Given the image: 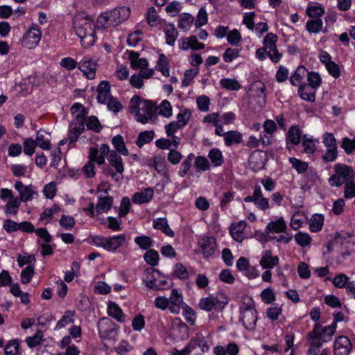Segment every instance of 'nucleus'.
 Here are the masks:
<instances>
[{"instance_id":"obj_1","label":"nucleus","mask_w":355,"mask_h":355,"mask_svg":"<svg viewBox=\"0 0 355 355\" xmlns=\"http://www.w3.org/2000/svg\"><path fill=\"white\" fill-rule=\"evenodd\" d=\"M73 26L76 34L79 37L84 48H88L95 42V31L93 21L83 15L73 17Z\"/></svg>"},{"instance_id":"obj_2","label":"nucleus","mask_w":355,"mask_h":355,"mask_svg":"<svg viewBox=\"0 0 355 355\" xmlns=\"http://www.w3.org/2000/svg\"><path fill=\"white\" fill-rule=\"evenodd\" d=\"M130 110L132 113H135L139 122L145 124L155 115L157 109L153 102L134 96L130 102Z\"/></svg>"},{"instance_id":"obj_3","label":"nucleus","mask_w":355,"mask_h":355,"mask_svg":"<svg viewBox=\"0 0 355 355\" xmlns=\"http://www.w3.org/2000/svg\"><path fill=\"white\" fill-rule=\"evenodd\" d=\"M335 173L329 179L331 187H340L354 179V171L351 166L345 164H337L334 166Z\"/></svg>"},{"instance_id":"obj_4","label":"nucleus","mask_w":355,"mask_h":355,"mask_svg":"<svg viewBox=\"0 0 355 355\" xmlns=\"http://www.w3.org/2000/svg\"><path fill=\"white\" fill-rule=\"evenodd\" d=\"M161 272L154 268H148L144 271L143 281L146 286L151 289L161 290L169 288L172 284L166 279H160Z\"/></svg>"},{"instance_id":"obj_5","label":"nucleus","mask_w":355,"mask_h":355,"mask_svg":"<svg viewBox=\"0 0 355 355\" xmlns=\"http://www.w3.org/2000/svg\"><path fill=\"white\" fill-rule=\"evenodd\" d=\"M247 300V302H243L240 308V321L246 329L252 330L254 329L257 321V312L252 300L250 298Z\"/></svg>"},{"instance_id":"obj_6","label":"nucleus","mask_w":355,"mask_h":355,"mask_svg":"<svg viewBox=\"0 0 355 355\" xmlns=\"http://www.w3.org/2000/svg\"><path fill=\"white\" fill-rule=\"evenodd\" d=\"M126 242V235L121 234L111 237H104L101 235L92 237V243L97 247H101L107 251H115Z\"/></svg>"},{"instance_id":"obj_7","label":"nucleus","mask_w":355,"mask_h":355,"mask_svg":"<svg viewBox=\"0 0 355 355\" xmlns=\"http://www.w3.org/2000/svg\"><path fill=\"white\" fill-rule=\"evenodd\" d=\"M248 96L251 108L254 110L261 109L265 105L266 101L264 84L260 81L253 83L250 87Z\"/></svg>"},{"instance_id":"obj_8","label":"nucleus","mask_w":355,"mask_h":355,"mask_svg":"<svg viewBox=\"0 0 355 355\" xmlns=\"http://www.w3.org/2000/svg\"><path fill=\"white\" fill-rule=\"evenodd\" d=\"M243 200L245 202H253L258 209L263 211H266L270 207L269 200L263 197L261 187L259 185H255L252 195L245 197Z\"/></svg>"},{"instance_id":"obj_9","label":"nucleus","mask_w":355,"mask_h":355,"mask_svg":"<svg viewBox=\"0 0 355 355\" xmlns=\"http://www.w3.org/2000/svg\"><path fill=\"white\" fill-rule=\"evenodd\" d=\"M98 61L96 57L85 56L78 62V69L83 72L84 76L88 79L93 80L96 77Z\"/></svg>"},{"instance_id":"obj_10","label":"nucleus","mask_w":355,"mask_h":355,"mask_svg":"<svg viewBox=\"0 0 355 355\" xmlns=\"http://www.w3.org/2000/svg\"><path fill=\"white\" fill-rule=\"evenodd\" d=\"M98 330L103 339L114 338L116 335V324L107 318H101L98 322Z\"/></svg>"},{"instance_id":"obj_11","label":"nucleus","mask_w":355,"mask_h":355,"mask_svg":"<svg viewBox=\"0 0 355 355\" xmlns=\"http://www.w3.org/2000/svg\"><path fill=\"white\" fill-rule=\"evenodd\" d=\"M352 349L349 339L345 336H340L336 338L334 343V355H348Z\"/></svg>"},{"instance_id":"obj_12","label":"nucleus","mask_w":355,"mask_h":355,"mask_svg":"<svg viewBox=\"0 0 355 355\" xmlns=\"http://www.w3.org/2000/svg\"><path fill=\"white\" fill-rule=\"evenodd\" d=\"M226 304L225 302L219 300L216 297L209 296L202 298L199 302V306L201 309L210 311L213 309L221 310Z\"/></svg>"},{"instance_id":"obj_13","label":"nucleus","mask_w":355,"mask_h":355,"mask_svg":"<svg viewBox=\"0 0 355 355\" xmlns=\"http://www.w3.org/2000/svg\"><path fill=\"white\" fill-rule=\"evenodd\" d=\"M41 32L37 28H30L23 37V44L28 49L35 48L41 39Z\"/></svg>"},{"instance_id":"obj_14","label":"nucleus","mask_w":355,"mask_h":355,"mask_svg":"<svg viewBox=\"0 0 355 355\" xmlns=\"http://www.w3.org/2000/svg\"><path fill=\"white\" fill-rule=\"evenodd\" d=\"M15 189L19 192L20 200L27 202L34 198V196H37V193L34 190L32 185H24L21 181H16L15 183Z\"/></svg>"},{"instance_id":"obj_15","label":"nucleus","mask_w":355,"mask_h":355,"mask_svg":"<svg viewBox=\"0 0 355 355\" xmlns=\"http://www.w3.org/2000/svg\"><path fill=\"white\" fill-rule=\"evenodd\" d=\"M266 157L263 151L255 150L250 156L249 164L254 171H259L264 168Z\"/></svg>"},{"instance_id":"obj_16","label":"nucleus","mask_w":355,"mask_h":355,"mask_svg":"<svg viewBox=\"0 0 355 355\" xmlns=\"http://www.w3.org/2000/svg\"><path fill=\"white\" fill-rule=\"evenodd\" d=\"M153 196L154 189L153 188H144L132 195V202L137 205L148 203L153 199Z\"/></svg>"},{"instance_id":"obj_17","label":"nucleus","mask_w":355,"mask_h":355,"mask_svg":"<svg viewBox=\"0 0 355 355\" xmlns=\"http://www.w3.org/2000/svg\"><path fill=\"white\" fill-rule=\"evenodd\" d=\"M109 12L111 19H112L114 26H116L129 17L130 10L128 7L123 6L115 8Z\"/></svg>"},{"instance_id":"obj_18","label":"nucleus","mask_w":355,"mask_h":355,"mask_svg":"<svg viewBox=\"0 0 355 355\" xmlns=\"http://www.w3.org/2000/svg\"><path fill=\"white\" fill-rule=\"evenodd\" d=\"M200 245L205 257H211L214 254L216 243L214 237L202 238L200 241Z\"/></svg>"},{"instance_id":"obj_19","label":"nucleus","mask_w":355,"mask_h":355,"mask_svg":"<svg viewBox=\"0 0 355 355\" xmlns=\"http://www.w3.org/2000/svg\"><path fill=\"white\" fill-rule=\"evenodd\" d=\"M169 310L171 313H179L183 303V298L176 289H173L169 299Z\"/></svg>"},{"instance_id":"obj_20","label":"nucleus","mask_w":355,"mask_h":355,"mask_svg":"<svg viewBox=\"0 0 355 355\" xmlns=\"http://www.w3.org/2000/svg\"><path fill=\"white\" fill-rule=\"evenodd\" d=\"M260 266L263 269H271L279 263V258L277 256L272 257L270 250H265L260 260Z\"/></svg>"},{"instance_id":"obj_21","label":"nucleus","mask_w":355,"mask_h":355,"mask_svg":"<svg viewBox=\"0 0 355 355\" xmlns=\"http://www.w3.org/2000/svg\"><path fill=\"white\" fill-rule=\"evenodd\" d=\"M83 122L72 121L69 125V130L67 137L69 144H73L76 141L79 135L83 132Z\"/></svg>"},{"instance_id":"obj_22","label":"nucleus","mask_w":355,"mask_h":355,"mask_svg":"<svg viewBox=\"0 0 355 355\" xmlns=\"http://www.w3.org/2000/svg\"><path fill=\"white\" fill-rule=\"evenodd\" d=\"M97 100L100 103H105L110 98V85L107 81H101L97 87Z\"/></svg>"},{"instance_id":"obj_23","label":"nucleus","mask_w":355,"mask_h":355,"mask_svg":"<svg viewBox=\"0 0 355 355\" xmlns=\"http://www.w3.org/2000/svg\"><path fill=\"white\" fill-rule=\"evenodd\" d=\"M316 89L307 84H302L298 89L299 96L305 101L313 102L315 99Z\"/></svg>"},{"instance_id":"obj_24","label":"nucleus","mask_w":355,"mask_h":355,"mask_svg":"<svg viewBox=\"0 0 355 355\" xmlns=\"http://www.w3.org/2000/svg\"><path fill=\"white\" fill-rule=\"evenodd\" d=\"M247 226L244 220L239 221L236 224H232L230 227V234L232 238L237 242H242L243 240V231Z\"/></svg>"},{"instance_id":"obj_25","label":"nucleus","mask_w":355,"mask_h":355,"mask_svg":"<svg viewBox=\"0 0 355 355\" xmlns=\"http://www.w3.org/2000/svg\"><path fill=\"white\" fill-rule=\"evenodd\" d=\"M153 226L155 229L162 231L169 237L174 236V232L170 228L166 218H158L153 220Z\"/></svg>"},{"instance_id":"obj_26","label":"nucleus","mask_w":355,"mask_h":355,"mask_svg":"<svg viewBox=\"0 0 355 355\" xmlns=\"http://www.w3.org/2000/svg\"><path fill=\"white\" fill-rule=\"evenodd\" d=\"M35 141L37 146L43 150H49L51 147L50 135L44 130H40L37 132Z\"/></svg>"},{"instance_id":"obj_27","label":"nucleus","mask_w":355,"mask_h":355,"mask_svg":"<svg viewBox=\"0 0 355 355\" xmlns=\"http://www.w3.org/2000/svg\"><path fill=\"white\" fill-rule=\"evenodd\" d=\"M166 43L169 46H174L178 37V31L173 24H167L164 28Z\"/></svg>"},{"instance_id":"obj_28","label":"nucleus","mask_w":355,"mask_h":355,"mask_svg":"<svg viewBox=\"0 0 355 355\" xmlns=\"http://www.w3.org/2000/svg\"><path fill=\"white\" fill-rule=\"evenodd\" d=\"M320 328H321V324L316 323L313 330L309 334V340L311 347L320 348L322 345V338L321 335L319 334Z\"/></svg>"},{"instance_id":"obj_29","label":"nucleus","mask_w":355,"mask_h":355,"mask_svg":"<svg viewBox=\"0 0 355 355\" xmlns=\"http://www.w3.org/2000/svg\"><path fill=\"white\" fill-rule=\"evenodd\" d=\"M308 72L309 71L304 67H298L294 74L291 77V83L294 86H300L304 78L307 77Z\"/></svg>"},{"instance_id":"obj_30","label":"nucleus","mask_w":355,"mask_h":355,"mask_svg":"<svg viewBox=\"0 0 355 355\" xmlns=\"http://www.w3.org/2000/svg\"><path fill=\"white\" fill-rule=\"evenodd\" d=\"M110 164L113 166L118 173L122 174L124 171L122 159L114 150H112L107 157Z\"/></svg>"},{"instance_id":"obj_31","label":"nucleus","mask_w":355,"mask_h":355,"mask_svg":"<svg viewBox=\"0 0 355 355\" xmlns=\"http://www.w3.org/2000/svg\"><path fill=\"white\" fill-rule=\"evenodd\" d=\"M113 204V198L112 196L100 197L98 202L95 208L98 214L107 212Z\"/></svg>"},{"instance_id":"obj_32","label":"nucleus","mask_w":355,"mask_h":355,"mask_svg":"<svg viewBox=\"0 0 355 355\" xmlns=\"http://www.w3.org/2000/svg\"><path fill=\"white\" fill-rule=\"evenodd\" d=\"M107 313L119 322H123L125 320V315L121 309L114 302H110L108 304Z\"/></svg>"},{"instance_id":"obj_33","label":"nucleus","mask_w":355,"mask_h":355,"mask_svg":"<svg viewBox=\"0 0 355 355\" xmlns=\"http://www.w3.org/2000/svg\"><path fill=\"white\" fill-rule=\"evenodd\" d=\"M71 114L75 116V122H84V119L87 114L85 107L79 103H74L71 107Z\"/></svg>"},{"instance_id":"obj_34","label":"nucleus","mask_w":355,"mask_h":355,"mask_svg":"<svg viewBox=\"0 0 355 355\" xmlns=\"http://www.w3.org/2000/svg\"><path fill=\"white\" fill-rule=\"evenodd\" d=\"M225 144L227 146H230L234 144H239L242 141V135L237 131H227L223 135Z\"/></svg>"},{"instance_id":"obj_35","label":"nucleus","mask_w":355,"mask_h":355,"mask_svg":"<svg viewBox=\"0 0 355 355\" xmlns=\"http://www.w3.org/2000/svg\"><path fill=\"white\" fill-rule=\"evenodd\" d=\"M129 59L133 68L141 69L146 68L148 65V60L146 58H139V54L134 51L129 53Z\"/></svg>"},{"instance_id":"obj_36","label":"nucleus","mask_w":355,"mask_h":355,"mask_svg":"<svg viewBox=\"0 0 355 355\" xmlns=\"http://www.w3.org/2000/svg\"><path fill=\"white\" fill-rule=\"evenodd\" d=\"M306 14L311 18H320L324 13V8L319 3H309L306 8Z\"/></svg>"},{"instance_id":"obj_37","label":"nucleus","mask_w":355,"mask_h":355,"mask_svg":"<svg viewBox=\"0 0 355 355\" xmlns=\"http://www.w3.org/2000/svg\"><path fill=\"white\" fill-rule=\"evenodd\" d=\"M301 139V131L300 130L295 127L292 126L286 135V143L291 144L293 145H297L300 142Z\"/></svg>"},{"instance_id":"obj_38","label":"nucleus","mask_w":355,"mask_h":355,"mask_svg":"<svg viewBox=\"0 0 355 355\" xmlns=\"http://www.w3.org/2000/svg\"><path fill=\"white\" fill-rule=\"evenodd\" d=\"M208 157L214 166H220L224 162L223 153L217 148H211L209 150Z\"/></svg>"},{"instance_id":"obj_39","label":"nucleus","mask_w":355,"mask_h":355,"mask_svg":"<svg viewBox=\"0 0 355 355\" xmlns=\"http://www.w3.org/2000/svg\"><path fill=\"white\" fill-rule=\"evenodd\" d=\"M194 21V17L189 13H182L179 16L178 27L185 31H187L191 26Z\"/></svg>"},{"instance_id":"obj_40","label":"nucleus","mask_w":355,"mask_h":355,"mask_svg":"<svg viewBox=\"0 0 355 355\" xmlns=\"http://www.w3.org/2000/svg\"><path fill=\"white\" fill-rule=\"evenodd\" d=\"M323 26V22L321 19H313L307 21L306 24V28L310 33H319Z\"/></svg>"},{"instance_id":"obj_41","label":"nucleus","mask_w":355,"mask_h":355,"mask_svg":"<svg viewBox=\"0 0 355 355\" xmlns=\"http://www.w3.org/2000/svg\"><path fill=\"white\" fill-rule=\"evenodd\" d=\"M324 218L321 214H314L309 223L310 230L313 232H318L322 228Z\"/></svg>"},{"instance_id":"obj_42","label":"nucleus","mask_w":355,"mask_h":355,"mask_svg":"<svg viewBox=\"0 0 355 355\" xmlns=\"http://www.w3.org/2000/svg\"><path fill=\"white\" fill-rule=\"evenodd\" d=\"M336 324L335 323H332L330 325L326 326L322 329V331H320V328L319 329V334L321 335L323 342L329 341L333 335L336 332Z\"/></svg>"},{"instance_id":"obj_43","label":"nucleus","mask_w":355,"mask_h":355,"mask_svg":"<svg viewBox=\"0 0 355 355\" xmlns=\"http://www.w3.org/2000/svg\"><path fill=\"white\" fill-rule=\"evenodd\" d=\"M286 228V225L282 218H279L276 221L269 223L266 229L270 232H283Z\"/></svg>"},{"instance_id":"obj_44","label":"nucleus","mask_w":355,"mask_h":355,"mask_svg":"<svg viewBox=\"0 0 355 355\" xmlns=\"http://www.w3.org/2000/svg\"><path fill=\"white\" fill-rule=\"evenodd\" d=\"M112 143L119 153L125 156L128 155V151L125 146L122 136L119 135L114 136L112 138Z\"/></svg>"},{"instance_id":"obj_45","label":"nucleus","mask_w":355,"mask_h":355,"mask_svg":"<svg viewBox=\"0 0 355 355\" xmlns=\"http://www.w3.org/2000/svg\"><path fill=\"white\" fill-rule=\"evenodd\" d=\"M154 166L158 173L166 178H168V172L166 167V163L162 157L154 158Z\"/></svg>"},{"instance_id":"obj_46","label":"nucleus","mask_w":355,"mask_h":355,"mask_svg":"<svg viewBox=\"0 0 355 355\" xmlns=\"http://www.w3.org/2000/svg\"><path fill=\"white\" fill-rule=\"evenodd\" d=\"M195 157L193 153H190L187 155L186 159L182 162L178 174L181 178H184L191 167V164L193 158Z\"/></svg>"},{"instance_id":"obj_47","label":"nucleus","mask_w":355,"mask_h":355,"mask_svg":"<svg viewBox=\"0 0 355 355\" xmlns=\"http://www.w3.org/2000/svg\"><path fill=\"white\" fill-rule=\"evenodd\" d=\"M191 111L189 109L180 110V112L177 114V122L182 127H185L189 123L191 117Z\"/></svg>"},{"instance_id":"obj_48","label":"nucleus","mask_w":355,"mask_h":355,"mask_svg":"<svg viewBox=\"0 0 355 355\" xmlns=\"http://www.w3.org/2000/svg\"><path fill=\"white\" fill-rule=\"evenodd\" d=\"M157 112L164 117L168 118L173 114L172 106L167 100L163 101L159 106H157Z\"/></svg>"},{"instance_id":"obj_49","label":"nucleus","mask_w":355,"mask_h":355,"mask_svg":"<svg viewBox=\"0 0 355 355\" xmlns=\"http://www.w3.org/2000/svg\"><path fill=\"white\" fill-rule=\"evenodd\" d=\"M157 67L163 76L166 77L169 76L168 60L164 53L160 54L159 56Z\"/></svg>"},{"instance_id":"obj_50","label":"nucleus","mask_w":355,"mask_h":355,"mask_svg":"<svg viewBox=\"0 0 355 355\" xmlns=\"http://www.w3.org/2000/svg\"><path fill=\"white\" fill-rule=\"evenodd\" d=\"M154 137V132L153 131H144L139 133L136 144L139 147L143 146L146 144L150 143Z\"/></svg>"},{"instance_id":"obj_51","label":"nucleus","mask_w":355,"mask_h":355,"mask_svg":"<svg viewBox=\"0 0 355 355\" xmlns=\"http://www.w3.org/2000/svg\"><path fill=\"white\" fill-rule=\"evenodd\" d=\"M6 355H20L19 345L17 340H11L8 342L4 348Z\"/></svg>"},{"instance_id":"obj_52","label":"nucleus","mask_w":355,"mask_h":355,"mask_svg":"<svg viewBox=\"0 0 355 355\" xmlns=\"http://www.w3.org/2000/svg\"><path fill=\"white\" fill-rule=\"evenodd\" d=\"M146 17L147 22L150 26H156L159 24V17L157 15L154 7L148 8Z\"/></svg>"},{"instance_id":"obj_53","label":"nucleus","mask_w":355,"mask_h":355,"mask_svg":"<svg viewBox=\"0 0 355 355\" xmlns=\"http://www.w3.org/2000/svg\"><path fill=\"white\" fill-rule=\"evenodd\" d=\"M221 87L226 89L238 91L241 88V85L235 79L223 78L220 81Z\"/></svg>"},{"instance_id":"obj_54","label":"nucleus","mask_w":355,"mask_h":355,"mask_svg":"<svg viewBox=\"0 0 355 355\" xmlns=\"http://www.w3.org/2000/svg\"><path fill=\"white\" fill-rule=\"evenodd\" d=\"M289 162L298 173H303L308 169V164L295 157H291Z\"/></svg>"},{"instance_id":"obj_55","label":"nucleus","mask_w":355,"mask_h":355,"mask_svg":"<svg viewBox=\"0 0 355 355\" xmlns=\"http://www.w3.org/2000/svg\"><path fill=\"white\" fill-rule=\"evenodd\" d=\"M97 26L103 28L114 26L113 21L112 19H111L109 12H105L98 17Z\"/></svg>"},{"instance_id":"obj_56","label":"nucleus","mask_w":355,"mask_h":355,"mask_svg":"<svg viewBox=\"0 0 355 355\" xmlns=\"http://www.w3.org/2000/svg\"><path fill=\"white\" fill-rule=\"evenodd\" d=\"M86 125L89 130L94 132H99L102 130V125L98 118L95 116H91L86 120Z\"/></svg>"},{"instance_id":"obj_57","label":"nucleus","mask_w":355,"mask_h":355,"mask_svg":"<svg viewBox=\"0 0 355 355\" xmlns=\"http://www.w3.org/2000/svg\"><path fill=\"white\" fill-rule=\"evenodd\" d=\"M146 262L151 266H155L158 264L159 254L155 250H148L144 254Z\"/></svg>"},{"instance_id":"obj_58","label":"nucleus","mask_w":355,"mask_h":355,"mask_svg":"<svg viewBox=\"0 0 355 355\" xmlns=\"http://www.w3.org/2000/svg\"><path fill=\"white\" fill-rule=\"evenodd\" d=\"M172 275L181 279H187L189 277V273L187 270L180 263H177L174 266L173 272Z\"/></svg>"},{"instance_id":"obj_59","label":"nucleus","mask_w":355,"mask_h":355,"mask_svg":"<svg viewBox=\"0 0 355 355\" xmlns=\"http://www.w3.org/2000/svg\"><path fill=\"white\" fill-rule=\"evenodd\" d=\"M135 242L137 245L143 250L149 249L153 244V240L148 236H139L135 239Z\"/></svg>"},{"instance_id":"obj_60","label":"nucleus","mask_w":355,"mask_h":355,"mask_svg":"<svg viewBox=\"0 0 355 355\" xmlns=\"http://www.w3.org/2000/svg\"><path fill=\"white\" fill-rule=\"evenodd\" d=\"M42 338L43 332L38 330L33 336L27 337L26 342L29 347L33 348L41 343Z\"/></svg>"},{"instance_id":"obj_61","label":"nucleus","mask_w":355,"mask_h":355,"mask_svg":"<svg viewBox=\"0 0 355 355\" xmlns=\"http://www.w3.org/2000/svg\"><path fill=\"white\" fill-rule=\"evenodd\" d=\"M295 240L300 246L306 247L310 245L311 242V237L307 233L299 232L295 235Z\"/></svg>"},{"instance_id":"obj_62","label":"nucleus","mask_w":355,"mask_h":355,"mask_svg":"<svg viewBox=\"0 0 355 355\" xmlns=\"http://www.w3.org/2000/svg\"><path fill=\"white\" fill-rule=\"evenodd\" d=\"M74 315V313L71 311H67L62 318L58 321L55 329L62 328L69 323L73 322V317Z\"/></svg>"},{"instance_id":"obj_63","label":"nucleus","mask_w":355,"mask_h":355,"mask_svg":"<svg viewBox=\"0 0 355 355\" xmlns=\"http://www.w3.org/2000/svg\"><path fill=\"white\" fill-rule=\"evenodd\" d=\"M59 223L65 230H71L75 225V219L72 216L63 214L61 216Z\"/></svg>"},{"instance_id":"obj_64","label":"nucleus","mask_w":355,"mask_h":355,"mask_svg":"<svg viewBox=\"0 0 355 355\" xmlns=\"http://www.w3.org/2000/svg\"><path fill=\"white\" fill-rule=\"evenodd\" d=\"M340 147L345 150V152L349 155L352 154L355 150V141L348 137L343 139Z\"/></svg>"}]
</instances>
